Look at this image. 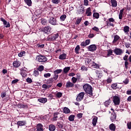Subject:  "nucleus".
<instances>
[{
    "label": "nucleus",
    "instance_id": "1",
    "mask_svg": "<svg viewBox=\"0 0 131 131\" xmlns=\"http://www.w3.org/2000/svg\"><path fill=\"white\" fill-rule=\"evenodd\" d=\"M83 89L87 95H89V96H90L91 97H94L93 95V87H92V85L88 83H85L83 85Z\"/></svg>",
    "mask_w": 131,
    "mask_h": 131
},
{
    "label": "nucleus",
    "instance_id": "2",
    "mask_svg": "<svg viewBox=\"0 0 131 131\" xmlns=\"http://www.w3.org/2000/svg\"><path fill=\"white\" fill-rule=\"evenodd\" d=\"M59 37V33L49 35L47 38L48 41H55Z\"/></svg>",
    "mask_w": 131,
    "mask_h": 131
},
{
    "label": "nucleus",
    "instance_id": "3",
    "mask_svg": "<svg viewBox=\"0 0 131 131\" xmlns=\"http://www.w3.org/2000/svg\"><path fill=\"white\" fill-rule=\"evenodd\" d=\"M36 59L41 63L43 62H47L48 61V58L46 56L41 55H39L36 57Z\"/></svg>",
    "mask_w": 131,
    "mask_h": 131
},
{
    "label": "nucleus",
    "instance_id": "4",
    "mask_svg": "<svg viewBox=\"0 0 131 131\" xmlns=\"http://www.w3.org/2000/svg\"><path fill=\"white\" fill-rule=\"evenodd\" d=\"M113 102L115 106H117L120 104V97L117 96H114L113 97Z\"/></svg>",
    "mask_w": 131,
    "mask_h": 131
},
{
    "label": "nucleus",
    "instance_id": "5",
    "mask_svg": "<svg viewBox=\"0 0 131 131\" xmlns=\"http://www.w3.org/2000/svg\"><path fill=\"white\" fill-rule=\"evenodd\" d=\"M84 95H85L84 92L80 93L76 97V101L77 102H81V101H82V100H83V98H84Z\"/></svg>",
    "mask_w": 131,
    "mask_h": 131
},
{
    "label": "nucleus",
    "instance_id": "6",
    "mask_svg": "<svg viewBox=\"0 0 131 131\" xmlns=\"http://www.w3.org/2000/svg\"><path fill=\"white\" fill-rule=\"evenodd\" d=\"M113 52L117 56H121L123 53V50L120 48H116Z\"/></svg>",
    "mask_w": 131,
    "mask_h": 131
},
{
    "label": "nucleus",
    "instance_id": "7",
    "mask_svg": "<svg viewBox=\"0 0 131 131\" xmlns=\"http://www.w3.org/2000/svg\"><path fill=\"white\" fill-rule=\"evenodd\" d=\"M51 30H52V28H51L50 26H47L43 29H42V31L47 34L51 33Z\"/></svg>",
    "mask_w": 131,
    "mask_h": 131
},
{
    "label": "nucleus",
    "instance_id": "8",
    "mask_svg": "<svg viewBox=\"0 0 131 131\" xmlns=\"http://www.w3.org/2000/svg\"><path fill=\"white\" fill-rule=\"evenodd\" d=\"M49 23L51 24V25H57V23H58V22L57 21V19H56V18L54 17H50Z\"/></svg>",
    "mask_w": 131,
    "mask_h": 131
},
{
    "label": "nucleus",
    "instance_id": "9",
    "mask_svg": "<svg viewBox=\"0 0 131 131\" xmlns=\"http://www.w3.org/2000/svg\"><path fill=\"white\" fill-rule=\"evenodd\" d=\"M1 20L2 22H3L4 25H5V27L6 28H8L9 27H10L11 25H10V23H8L6 19H5L3 17L1 18Z\"/></svg>",
    "mask_w": 131,
    "mask_h": 131
},
{
    "label": "nucleus",
    "instance_id": "10",
    "mask_svg": "<svg viewBox=\"0 0 131 131\" xmlns=\"http://www.w3.org/2000/svg\"><path fill=\"white\" fill-rule=\"evenodd\" d=\"M97 50V46H96V45H92L88 47V50L90 51V52H94Z\"/></svg>",
    "mask_w": 131,
    "mask_h": 131
},
{
    "label": "nucleus",
    "instance_id": "11",
    "mask_svg": "<svg viewBox=\"0 0 131 131\" xmlns=\"http://www.w3.org/2000/svg\"><path fill=\"white\" fill-rule=\"evenodd\" d=\"M13 66L14 68H18L21 66V62L19 60L14 61L13 62Z\"/></svg>",
    "mask_w": 131,
    "mask_h": 131
},
{
    "label": "nucleus",
    "instance_id": "12",
    "mask_svg": "<svg viewBox=\"0 0 131 131\" xmlns=\"http://www.w3.org/2000/svg\"><path fill=\"white\" fill-rule=\"evenodd\" d=\"M91 67L93 68H95L96 69H99L100 68V66L99 64L95 63V61H92L91 63Z\"/></svg>",
    "mask_w": 131,
    "mask_h": 131
},
{
    "label": "nucleus",
    "instance_id": "13",
    "mask_svg": "<svg viewBox=\"0 0 131 131\" xmlns=\"http://www.w3.org/2000/svg\"><path fill=\"white\" fill-rule=\"evenodd\" d=\"M111 88L112 89H113V90H117V89H121V86H118L117 83H113L111 85Z\"/></svg>",
    "mask_w": 131,
    "mask_h": 131
},
{
    "label": "nucleus",
    "instance_id": "14",
    "mask_svg": "<svg viewBox=\"0 0 131 131\" xmlns=\"http://www.w3.org/2000/svg\"><path fill=\"white\" fill-rule=\"evenodd\" d=\"M17 124L18 126H24V125H26V121H18L17 122Z\"/></svg>",
    "mask_w": 131,
    "mask_h": 131
},
{
    "label": "nucleus",
    "instance_id": "15",
    "mask_svg": "<svg viewBox=\"0 0 131 131\" xmlns=\"http://www.w3.org/2000/svg\"><path fill=\"white\" fill-rule=\"evenodd\" d=\"M98 122V117L95 116L93 118L92 120V124L93 126H96L97 125V123Z\"/></svg>",
    "mask_w": 131,
    "mask_h": 131
},
{
    "label": "nucleus",
    "instance_id": "16",
    "mask_svg": "<svg viewBox=\"0 0 131 131\" xmlns=\"http://www.w3.org/2000/svg\"><path fill=\"white\" fill-rule=\"evenodd\" d=\"M66 88L67 89L69 88H73V86H74V83H72L70 81H68L66 83Z\"/></svg>",
    "mask_w": 131,
    "mask_h": 131
},
{
    "label": "nucleus",
    "instance_id": "17",
    "mask_svg": "<svg viewBox=\"0 0 131 131\" xmlns=\"http://www.w3.org/2000/svg\"><path fill=\"white\" fill-rule=\"evenodd\" d=\"M42 124L39 123L37 125V130L36 131H43V128H42Z\"/></svg>",
    "mask_w": 131,
    "mask_h": 131
},
{
    "label": "nucleus",
    "instance_id": "18",
    "mask_svg": "<svg viewBox=\"0 0 131 131\" xmlns=\"http://www.w3.org/2000/svg\"><path fill=\"white\" fill-rule=\"evenodd\" d=\"M67 56V54L66 53H63L62 54H60L59 56V60H66V57Z\"/></svg>",
    "mask_w": 131,
    "mask_h": 131
},
{
    "label": "nucleus",
    "instance_id": "19",
    "mask_svg": "<svg viewBox=\"0 0 131 131\" xmlns=\"http://www.w3.org/2000/svg\"><path fill=\"white\" fill-rule=\"evenodd\" d=\"M120 39V37L118 35H115L114 36V39L113 41V43H115L116 42H117L118 40H119Z\"/></svg>",
    "mask_w": 131,
    "mask_h": 131
},
{
    "label": "nucleus",
    "instance_id": "20",
    "mask_svg": "<svg viewBox=\"0 0 131 131\" xmlns=\"http://www.w3.org/2000/svg\"><path fill=\"white\" fill-rule=\"evenodd\" d=\"M111 120L112 121V122L116 120V114H115V113L112 114L111 116Z\"/></svg>",
    "mask_w": 131,
    "mask_h": 131
},
{
    "label": "nucleus",
    "instance_id": "21",
    "mask_svg": "<svg viewBox=\"0 0 131 131\" xmlns=\"http://www.w3.org/2000/svg\"><path fill=\"white\" fill-rule=\"evenodd\" d=\"M38 101L40 102V103H42L43 104H45V103H47L48 102V99L47 98H41L38 99Z\"/></svg>",
    "mask_w": 131,
    "mask_h": 131
},
{
    "label": "nucleus",
    "instance_id": "22",
    "mask_svg": "<svg viewBox=\"0 0 131 131\" xmlns=\"http://www.w3.org/2000/svg\"><path fill=\"white\" fill-rule=\"evenodd\" d=\"M109 128L112 131H114L116 129V126L114 123H112L109 126Z\"/></svg>",
    "mask_w": 131,
    "mask_h": 131
},
{
    "label": "nucleus",
    "instance_id": "23",
    "mask_svg": "<svg viewBox=\"0 0 131 131\" xmlns=\"http://www.w3.org/2000/svg\"><path fill=\"white\" fill-rule=\"evenodd\" d=\"M111 3L112 4V7L113 8H116L117 7V1L116 0H111Z\"/></svg>",
    "mask_w": 131,
    "mask_h": 131
},
{
    "label": "nucleus",
    "instance_id": "24",
    "mask_svg": "<svg viewBox=\"0 0 131 131\" xmlns=\"http://www.w3.org/2000/svg\"><path fill=\"white\" fill-rule=\"evenodd\" d=\"M76 78L77 79V80L78 81V82H80L81 81V75H80V73H77L76 74Z\"/></svg>",
    "mask_w": 131,
    "mask_h": 131
},
{
    "label": "nucleus",
    "instance_id": "25",
    "mask_svg": "<svg viewBox=\"0 0 131 131\" xmlns=\"http://www.w3.org/2000/svg\"><path fill=\"white\" fill-rule=\"evenodd\" d=\"M107 54L106 55V56H105V58H108V57H110V56H112V55H113V50H112V49L107 50Z\"/></svg>",
    "mask_w": 131,
    "mask_h": 131
},
{
    "label": "nucleus",
    "instance_id": "26",
    "mask_svg": "<svg viewBox=\"0 0 131 131\" xmlns=\"http://www.w3.org/2000/svg\"><path fill=\"white\" fill-rule=\"evenodd\" d=\"M63 112L65 114H69V113H70L71 111H70V110L68 107H64L63 109Z\"/></svg>",
    "mask_w": 131,
    "mask_h": 131
},
{
    "label": "nucleus",
    "instance_id": "27",
    "mask_svg": "<svg viewBox=\"0 0 131 131\" xmlns=\"http://www.w3.org/2000/svg\"><path fill=\"white\" fill-rule=\"evenodd\" d=\"M91 11V10L90 7L86 9V12H85V14L86 16H90L92 15V12Z\"/></svg>",
    "mask_w": 131,
    "mask_h": 131
},
{
    "label": "nucleus",
    "instance_id": "28",
    "mask_svg": "<svg viewBox=\"0 0 131 131\" xmlns=\"http://www.w3.org/2000/svg\"><path fill=\"white\" fill-rule=\"evenodd\" d=\"M24 2L28 7H31L32 6V1L31 0H24Z\"/></svg>",
    "mask_w": 131,
    "mask_h": 131
},
{
    "label": "nucleus",
    "instance_id": "29",
    "mask_svg": "<svg viewBox=\"0 0 131 131\" xmlns=\"http://www.w3.org/2000/svg\"><path fill=\"white\" fill-rule=\"evenodd\" d=\"M85 12V10H84V8L81 7L78 10V14L79 15L82 14L83 13Z\"/></svg>",
    "mask_w": 131,
    "mask_h": 131
},
{
    "label": "nucleus",
    "instance_id": "30",
    "mask_svg": "<svg viewBox=\"0 0 131 131\" xmlns=\"http://www.w3.org/2000/svg\"><path fill=\"white\" fill-rule=\"evenodd\" d=\"M59 112L54 113L53 114V117L52 118L54 121H57V118H58V115H59Z\"/></svg>",
    "mask_w": 131,
    "mask_h": 131
},
{
    "label": "nucleus",
    "instance_id": "31",
    "mask_svg": "<svg viewBox=\"0 0 131 131\" xmlns=\"http://www.w3.org/2000/svg\"><path fill=\"white\" fill-rule=\"evenodd\" d=\"M49 129L50 131H55L56 130V126L53 124H50L49 126Z\"/></svg>",
    "mask_w": 131,
    "mask_h": 131
},
{
    "label": "nucleus",
    "instance_id": "32",
    "mask_svg": "<svg viewBox=\"0 0 131 131\" xmlns=\"http://www.w3.org/2000/svg\"><path fill=\"white\" fill-rule=\"evenodd\" d=\"M123 31L125 33H128V32H129V27H128V26H125L124 27Z\"/></svg>",
    "mask_w": 131,
    "mask_h": 131
},
{
    "label": "nucleus",
    "instance_id": "33",
    "mask_svg": "<svg viewBox=\"0 0 131 131\" xmlns=\"http://www.w3.org/2000/svg\"><path fill=\"white\" fill-rule=\"evenodd\" d=\"M124 11V8L120 10L119 15V19L121 20L122 19V15H123V11Z\"/></svg>",
    "mask_w": 131,
    "mask_h": 131
},
{
    "label": "nucleus",
    "instance_id": "34",
    "mask_svg": "<svg viewBox=\"0 0 131 131\" xmlns=\"http://www.w3.org/2000/svg\"><path fill=\"white\" fill-rule=\"evenodd\" d=\"M57 125L59 128H63L64 127V123L62 122H58Z\"/></svg>",
    "mask_w": 131,
    "mask_h": 131
},
{
    "label": "nucleus",
    "instance_id": "35",
    "mask_svg": "<svg viewBox=\"0 0 131 131\" xmlns=\"http://www.w3.org/2000/svg\"><path fill=\"white\" fill-rule=\"evenodd\" d=\"M70 71V67H67L63 69V73H64V74H67V73H68V72H69Z\"/></svg>",
    "mask_w": 131,
    "mask_h": 131
},
{
    "label": "nucleus",
    "instance_id": "36",
    "mask_svg": "<svg viewBox=\"0 0 131 131\" xmlns=\"http://www.w3.org/2000/svg\"><path fill=\"white\" fill-rule=\"evenodd\" d=\"M42 89H45L46 90H48V89H50V88H52V85L44 84L42 85Z\"/></svg>",
    "mask_w": 131,
    "mask_h": 131
},
{
    "label": "nucleus",
    "instance_id": "37",
    "mask_svg": "<svg viewBox=\"0 0 131 131\" xmlns=\"http://www.w3.org/2000/svg\"><path fill=\"white\" fill-rule=\"evenodd\" d=\"M74 118H75V115H71L69 116L68 119L69 121H74Z\"/></svg>",
    "mask_w": 131,
    "mask_h": 131
},
{
    "label": "nucleus",
    "instance_id": "38",
    "mask_svg": "<svg viewBox=\"0 0 131 131\" xmlns=\"http://www.w3.org/2000/svg\"><path fill=\"white\" fill-rule=\"evenodd\" d=\"M33 75H34L35 77H37L38 75H39V72H38L37 69L34 71Z\"/></svg>",
    "mask_w": 131,
    "mask_h": 131
},
{
    "label": "nucleus",
    "instance_id": "39",
    "mask_svg": "<svg viewBox=\"0 0 131 131\" xmlns=\"http://www.w3.org/2000/svg\"><path fill=\"white\" fill-rule=\"evenodd\" d=\"M54 82V79L53 78H49L46 82L47 84L51 85V83Z\"/></svg>",
    "mask_w": 131,
    "mask_h": 131
},
{
    "label": "nucleus",
    "instance_id": "40",
    "mask_svg": "<svg viewBox=\"0 0 131 131\" xmlns=\"http://www.w3.org/2000/svg\"><path fill=\"white\" fill-rule=\"evenodd\" d=\"M66 18H67V15L66 14H63L60 17V21H65Z\"/></svg>",
    "mask_w": 131,
    "mask_h": 131
},
{
    "label": "nucleus",
    "instance_id": "41",
    "mask_svg": "<svg viewBox=\"0 0 131 131\" xmlns=\"http://www.w3.org/2000/svg\"><path fill=\"white\" fill-rule=\"evenodd\" d=\"M82 20V18L80 17V18L77 19L75 22L76 25H79L80 24V22H81V20Z\"/></svg>",
    "mask_w": 131,
    "mask_h": 131
},
{
    "label": "nucleus",
    "instance_id": "42",
    "mask_svg": "<svg viewBox=\"0 0 131 131\" xmlns=\"http://www.w3.org/2000/svg\"><path fill=\"white\" fill-rule=\"evenodd\" d=\"M93 17L96 19H99L100 17V14H99V13L98 12H95L93 14Z\"/></svg>",
    "mask_w": 131,
    "mask_h": 131
},
{
    "label": "nucleus",
    "instance_id": "43",
    "mask_svg": "<svg viewBox=\"0 0 131 131\" xmlns=\"http://www.w3.org/2000/svg\"><path fill=\"white\" fill-rule=\"evenodd\" d=\"M63 94L61 92H57L55 96L57 97V98H58V99H60V98L62 97Z\"/></svg>",
    "mask_w": 131,
    "mask_h": 131
},
{
    "label": "nucleus",
    "instance_id": "44",
    "mask_svg": "<svg viewBox=\"0 0 131 131\" xmlns=\"http://www.w3.org/2000/svg\"><path fill=\"white\" fill-rule=\"evenodd\" d=\"M79 50H80V47L79 46V45H77L76 46V47L75 49V52L76 54H79V52H78V51H79Z\"/></svg>",
    "mask_w": 131,
    "mask_h": 131
},
{
    "label": "nucleus",
    "instance_id": "45",
    "mask_svg": "<svg viewBox=\"0 0 131 131\" xmlns=\"http://www.w3.org/2000/svg\"><path fill=\"white\" fill-rule=\"evenodd\" d=\"M62 69H57L55 71H54V74H59V73H61V72H62Z\"/></svg>",
    "mask_w": 131,
    "mask_h": 131
},
{
    "label": "nucleus",
    "instance_id": "46",
    "mask_svg": "<svg viewBox=\"0 0 131 131\" xmlns=\"http://www.w3.org/2000/svg\"><path fill=\"white\" fill-rule=\"evenodd\" d=\"M52 3L55 5H58V4H60V3H61V0H52Z\"/></svg>",
    "mask_w": 131,
    "mask_h": 131
},
{
    "label": "nucleus",
    "instance_id": "47",
    "mask_svg": "<svg viewBox=\"0 0 131 131\" xmlns=\"http://www.w3.org/2000/svg\"><path fill=\"white\" fill-rule=\"evenodd\" d=\"M43 69H45V67H43V66H40L38 69H37L38 71H40V72H41V71H43Z\"/></svg>",
    "mask_w": 131,
    "mask_h": 131
},
{
    "label": "nucleus",
    "instance_id": "48",
    "mask_svg": "<svg viewBox=\"0 0 131 131\" xmlns=\"http://www.w3.org/2000/svg\"><path fill=\"white\" fill-rule=\"evenodd\" d=\"M128 65H129V62H128V60L125 61L124 66H125V69H128Z\"/></svg>",
    "mask_w": 131,
    "mask_h": 131
},
{
    "label": "nucleus",
    "instance_id": "49",
    "mask_svg": "<svg viewBox=\"0 0 131 131\" xmlns=\"http://www.w3.org/2000/svg\"><path fill=\"white\" fill-rule=\"evenodd\" d=\"M111 100H110V99L106 101L104 103V105L106 107H107V106H109L110 105V103H111Z\"/></svg>",
    "mask_w": 131,
    "mask_h": 131
},
{
    "label": "nucleus",
    "instance_id": "50",
    "mask_svg": "<svg viewBox=\"0 0 131 131\" xmlns=\"http://www.w3.org/2000/svg\"><path fill=\"white\" fill-rule=\"evenodd\" d=\"M17 107H18V108H26V106L24 104L18 103Z\"/></svg>",
    "mask_w": 131,
    "mask_h": 131
},
{
    "label": "nucleus",
    "instance_id": "51",
    "mask_svg": "<svg viewBox=\"0 0 131 131\" xmlns=\"http://www.w3.org/2000/svg\"><path fill=\"white\" fill-rule=\"evenodd\" d=\"M72 81L73 83H76V82H77V81H78L77 79L75 77H73L72 78Z\"/></svg>",
    "mask_w": 131,
    "mask_h": 131
},
{
    "label": "nucleus",
    "instance_id": "52",
    "mask_svg": "<svg viewBox=\"0 0 131 131\" xmlns=\"http://www.w3.org/2000/svg\"><path fill=\"white\" fill-rule=\"evenodd\" d=\"M106 26H112V27H114V24L108 21H106Z\"/></svg>",
    "mask_w": 131,
    "mask_h": 131
},
{
    "label": "nucleus",
    "instance_id": "53",
    "mask_svg": "<svg viewBox=\"0 0 131 131\" xmlns=\"http://www.w3.org/2000/svg\"><path fill=\"white\" fill-rule=\"evenodd\" d=\"M25 54H26L25 51H23L18 53V57H23V56H24Z\"/></svg>",
    "mask_w": 131,
    "mask_h": 131
},
{
    "label": "nucleus",
    "instance_id": "54",
    "mask_svg": "<svg viewBox=\"0 0 131 131\" xmlns=\"http://www.w3.org/2000/svg\"><path fill=\"white\" fill-rule=\"evenodd\" d=\"M43 76L44 77H45V78H48V77H51V73H46L44 74Z\"/></svg>",
    "mask_w": 131,
    "mask_h": 131
},
{
    "label": "nucleus",
    "instance_id": "55",
    "mask_svg": "<svg viewBox=\"0 0 131 131\" xmlns=\"http://www.w3.org/2000/svg\"><path fill=\"white\" fill-rule=\"evenodd\" d=\"M82 115H83V114L80 113L77 115V117L78 119H80V118H82Z\"/></svg>",
    "mask_w": 131,
    "mask_h": 131
},
{
    "label": "nucleus",
    "instance_id": "56",
    "mask_svg": "<svg viewBox=\"0 0 131 131\" xmlns=\"http://www.w3.org/2000/svg\"><path fill=\"white\" fill-rule=\"evenodd\" d=\"M48 22V20L46 19H43L41 20V23L42 25H46Z\"/></svg>",
    "mask_w": 131,
    "mask_h": 131
},
{
    "label": "nucleus",
    "instance_id": "57",
    "mask_svg": "<svg viewBox=\"0 0 131 131\" xmlns=\"http://www.w3.org/2000/svg\"><path fill=\"white\" fill-rule=\"evenodd\" d=\"M26 81L28 83H31L32 82V79H31L30 78L28 77L26 79Z\"/></svg>",
    "mask_w": 131,
    "mask_h": 131
},
{
    "label": "nucleus",
    "instance_id": "58",
    "mask_svg": "<svg viewBox=\"0 0 131 131\" xmlns=\"http://www.w3.org/2000/svg\"><path fill=\"white\" fill-rule=\"evenodd\" d=\"M81 70H82L83 71H88V68H86L84 66H82L81 67Z\"/></svg>",
    "mask_w": 131,
    "mask_h": 131
},
{
    "label": "nucleus",
    "instance_id": "59",
    "mask_svg": "<svg viewBox=\"0 0 131 131\" xmlns=\"http://www.w3.org/2000/svg\"><path fill=\"white\" fill-rule=\"evenodd\" d=\"M18 81H19V79H16L12 80V81L11 82V83H12V84H15V83H17V82H18Z\"/></svg>",
    "mask_w": 131,
    "mask_h": 131
},
{
    "label": "nucleus",
    "instance_id": "60",
    "mask_svg": "<svg viewBox=\"0 0 131 131\" xmlns=\"http://www.w3.org/2000/svg\"><path fill=\"white\" fill-rule=\"evenodd\" d=\"M58 77L59 75H57V74H54V76L53 77V79H54V80H57Z\"/></svg>",
    "mask_w": 131,
    "mask_h": 131
},
{
    "label": "nucleus",
    "instance_id": "61",
    "mask_svg": "<svg viewBox=\"0 0 131 131\" xmlns=\"http://www.w3.org/2000/svg\"><path fill=\"white\" fill-rule=\"evenodd\" d=\"M92 30H94V31H96L97 32H99V29L98 27H94V28H92Z\"/></svg>",
    "mask_w": 131,
    "mask_h": 131
},
{
    "label": "nucleus",
    "instance_id": "62",
    "mask_svg": "<svg viewBox=\"0 0 131 131\" xmlns=\"http://www.w3.org/2000/svg\"><path fill=\"white\" fill-rule=\"evenodd\" d=\"M127 128L128 129H131V122H128L127 123Z\"/></svg>",
    "mask_w": 131,
    "mask_h": 131
},
{
    "label": "nucleus",
    "instance_id": "63",
    "mask_svg": "<svg viewBox=\"0 0 131 131\" xmlns=\"http://www.w3.org/2000/svg\"><path fill=\"white\" fill-rule=\"evenodd\" d=\"M7 96V94H6V92H2L1 93V98H5Z\"/></svg>",
    "mask_w": 131,
    "mask_h": 131
},
{
    "label": "nucleus",
    "instance_id": "64",
    "mask_svg": "<svg viewBox=\"0 0 131 131\" xmlns=\"http://www.w3.org/2000/svg\"><path fill=\"white\" fill-rule=\"evenodd\" d=\"M106 21H108V22H111V23L115 22V20L113 18H108V20H106Z\"/></svg>",
    "mask_w": 131,
    "mask_h": 131
}]
</instances>
